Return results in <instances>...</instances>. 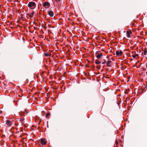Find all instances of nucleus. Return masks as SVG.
Wrapping results in <instances>:
<instances>
[{"label": "nucleus", "mask_w": 147, "mask_h": 147, "mask_svg": "<svg viewBox=\"0 0 147 147\" xmlns=\"http://www.w3.org/2000/svg\"><path fill=\"white\" fill-rule=\"evenodd\" d=\"M28 6L30 9H34L36 7V4L35 2L31 1L29 3Z\"/></svg>", "instance_id": "nucleus-1"}, {"label": "nucleus", "mask_w": 147, "mask_h": 147, "mask_svg": "<svg viewBox=\"0 0 147 147\" xmlns=\"http://www.w3.org/2000/svg\"><path fill=\"white\" fill-rule=\"evenodd\" d=\"M122 51H117L116 52V55L118 56H121L122 55Z\"/></svg>", "instance_id": "nucleus-2"}, {"label": "nucleus", "mask_w": 147, "mask_h": 147, "mask_svg": "<svg viewBox=\"0 0 147 147\" xmlns=\"http://www.w3.org/2000/svg\"><path fill=\"white\" fill-rule=\"evenodd\" d=\"M50 5V3L48 2H45L43 4V6L46 8V6H47L49 7Z\"/></svg>", "instance_id": "nucleus-3"}, {"label": "nucleus", "mask_w": 147, "mask_h": 147, "mask_svg": "<svg viewBox=\"0 0 147 147\" xmlns=\"http://www.w3.org/2000/svg\"><path fill=\"white\" fill-rule=\"evenodd\" d=\"M48 14L51 17H53L54 16V12L51 10L48 11Z\"/></svg>", "instance_id": "nucleus-4"}, {"label": "nucleus", "mask_w": 147, "mask_h": 147, "mask_svg": "<svg viewBox=\"0 0 147 147\" xmlns=\"http://www.w3.org/2000/svg\"><path fill=\"white\" fill-rule=\"evenodd\" d=\"M11 123L10 121L9 120H7V121L6 124L8 126L10 127L11 125Z\"/></svg>", "instance_id": "nucleus-5"}, {"label": "nucleus", "mask_w": 147, "mask_h": 147, "mask_svg": "<svg viewBox=\"0 0 147 147\" xmlns=\"http://www.w3.org/2000/svg\"><path fill=\"white\" fill-rule=\"evenodd\" d=\"M102 53H100L96 55V57L98 59H100L102 56Z\"/></svg>", "instance_id": "nucleus-6"}, {"label": "nucleus", "mask_w": 147, "mask_h": 147, "mask_svg": "<svg viewBox=\"0 0 147 147\" xmlns=\"http://www.w3.org/2000/svg\"><path fill=\"white\" fill-rule=\"evenodd\" d=\"M44 55L47 57H49L51 55V54L48 52H46L44 53Z\"/></svg>", "instance_id": "nucleus-7"}, {"label": "nucleus", "mask_w": 147, "mask_h": 147, "mask_svg": "<svg viewBox=\"0 0 147 147\" xmlns=\"http://www.w3.org/2000/svg\"><path fill=\"white\" fill-rule=\"evenodd\" d=\"M133 58H134L138 59V54H136L134 55H133L132 56Z\"/></svg>", "instance_id": "nucleus-8"}, {"label": "nucleus", "mask_w": 147, "mask_h": 147, "mask_svg": "<svg viewBox=\"0 0 147 147\" xmlns=\"http://www.w3.org/2000/svg\"><path fill=\"white\" fill-rule=\"evenodd\" d=\"M112 62V61H107V66L109 67L110 66V64Z\"/></svg>", "instance_id": "nucleus-9"}, {"label": "nucleus", "mask_w": 147, "mask_h": 147, "mask_svg": "<svg viewBox=\"0 0 147 147\" xmlns=\"http://www.w3.org/2000/svg\"><path fill=\"white\" fill-rule=\"evenodd\" d=\"M34 12H33L29 14V17L30 18L32 17L33 16V15L34 14Z\"/></svg>", "instance_id": "nucleus-10"}, {"label": "nucleus", "mask_w": 147, "mask_h": 147, "mask_svg": "<svg viewBox=\"0 0 147 147\" xmlns=\"http://www.w3.org/2000/svg\"><path fill=\"white\" fill-rule=\"evenodd\" d=\"M132 32L131 31H130L129 32L127 31V37H129V35Z\"/></svg>", "instance_id": "nucleus-11"}, {"label": "nucleus", "mask_w": 147, "mask_h": 147, "mask_svg": "<svg viewBox=\"0 0 147 147\" xmlns=\"http://www.w3.org/2000/svg\"><path fill=\"white\" fill-rule=\"evenodd\" d=\"M41 142L42 144H45L46 143V142H45L42 139L41 140Z\"/></svg>", "instance_id": "nucleus-12"}, {"label": "nucleus", "mask_w": 147, "mask_h": 147, "mask_svg": "<svg viewBox=\"0 0 147 147\" xmlns=\"http://www.w3.org/2000/svg\"><path fill=\"white\" fill-rule=\"evenodd\" d=\"M101 63V62L98 61H96L95 62V63L97 64H99Z\"/></svg>", "instance_id": "nucleus-13"}, {"label": "nucleus", "mask_w": 147, "mask_h": 147, "mask_svg": "<svg viewBox=\"0 0 147 147\" xmlns=\"http://www.w3.org/2000/svg\"><path fill=\"white\" fill-rule=\"evenodd\" d=\"M50 114L49 113H47L46 115V117L47 118L49 117V116L50 115Z\"/></svg>", "instance_id": "nucleus-14"}, {"label": "nucleus", "mask_w": 147, "mask_h": 147, "mask_svg": "<svg viewBox=\"0 0 147 147\" xmlns=\"http://www.w3.org/2000/svg\"><path fill=\"white\" fill-rule=\"evenodd\" d=\"M23 121H24L23 119L21 118L20 119V121L21 122L22 124H23Z\"/></svg>", "instance_id": "nucleus-15"}, {"label": "nucleus", "mask_w": 147, "mask_h": 147, "mask_svg": "<svg viewBox=\"0 0 147 147\" xmlns=\"http://www.w3.org/2000/svg\"><path fill=\"white\" fill-rule=\"evenodd\" d=\"M56 2L58 3H59L60 2V0H55Z\"/></svg>", "instance_id": "nucleus-16"}, {"label": "nucleus", "mask_w": 147, "mask_h": 147, "mask_svg": "<svg viewBox=\"0 0 147 147\" xmlns=\"http://www.w3.org/2000/svg\"><path fill=\"white\" fill-rule=\"evenodd\" d=\"M146 51L145 50H144L143 52V54L144 55H146Z\"/></svg>", "instance_id": "nucleus-17"}, {"label": "nucleus", "mask_w": 147, "mask_h": 147, "mask_svg": "<svg viewBox=\"0 0 147 147\" xmlns=\"http://www.w3.org/2000/svg\"><path fill=\"white\" fill-rule=\"evenodd\" d=\"M96 67H97V68L98 69H100V66H97Z\"/></svg>", "instance_id": "nucleus-18"}, {"label": "nucleus", "mask_w": 147, "mask_h": 147, "mask_svg": "<svg viewBox=\"0 0 147 147\" xmlns=\"http://www.w3.org/2000/svg\"><path fill=\"white\" fill-rule=\"evenodd\" d=\"M104 60V61L102 63V64H104L105 63H106V61L105 60Z\"/></svg>", "instance_id": "nucleus-19"}, {"label": "nucleus", "mask_w": 147, "mask_h": 147, "mask_svg": "<svg viewBox=\"0 0 147 147\" xmlns=\"http://www.w3.org/2000/svg\"><path fill=\"white\" fill-rule=\"evenodd\" d=\"M2 113V111L1 110L0 111V113Z\"/></svg>", "instance_id": "nucleus-20"}, {"label": "nucleus", "mask_w": 147, "mask_h": 147, "mask_svg": "<svg viewBox=\"0 0 147 147\" xmlns=\"http://www.w3.org/2000/svg\"><path fill=\"white\" fill-rule=\"evenodd\" d=\"M8 1H11V0H8Z\"/></svg>", "instance_id": "nucleus-21"}]
</instances>
